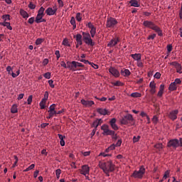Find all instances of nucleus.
I'll use <instances>...</instances> for the list:
<instances>
[{"label": "nucleus", "instance_id": "nucleus-1", "mask_svg": "<svg viewBox=\"0 0 182 182\" xmlns=\"http://www.w3.org/2000/svg\"><path fill=\"white\" fill-rule=\"evenodd\" d=\"M98 167L101 168L106 176L109 177L110 173H113L115 170V165L113 164L112 161H100L98 163Z\"/></svg>", "mask_w": 182, "mask_h": 182}, {"label": "nucleus", "instance_id": "nucleus-2", "mask_svg": "<svg viewBox=\"0 0 182 182\" xmlns=\"http://www.w3.org/2000/svg\"><path fill=\"white\" fill-rule=\"evenodd\" d=\"M146 173V169L144 166H141L140 169L139 171H134L132 173V177L135 179H142Z\"/></svg>", "mask_w": 182, "mask_h": 182}, {"label": "nucleus", "instance_id": "nucleus-3", "mask_svg": "<svg viewBox=\"0 0 182 182\" xmlns=\"http://www.w3.org/2000/svg\"><path fill=\"white\" fill-rule=\"evenodd\" d=\"M117 23L118 22L116 18L112 17L107 18V19L106 20V28H114L115 26H117Z\"/></svg>", "mask_w": 182, "mask_h": 182}, {"label": "nucleus", "instance_id": "nucleus-4", "mask_svg": "<svg viewBox=\"0 0 182 182\" xmlns=\"http://www.w3.org/2000/svg\"><path fill=\"white\" fill-rule=\"evenodd\" d=\"M167 146L173 149H176L177 148L181 147V145L179 144L178 139H173L168 141Z\"/></svg>", "mask_w": 182, "mask_h": 182}, {"label": "nucleus", "instance_id": "nucleus-5", "mask_svg": "<svg viewBox=\"0 0 182 182\" xmlns=\"http://www.w3.org/2000/svg\"><path fill=\"white\" fill-rule=\"evenodd\" d=\"M101 129L103 130V135L106 136H112L114 134V131H112L109 129V126L107 124H104L103 126L101 127Z\"/></svg>", "mask_w": 182, "mask_h": 182}, {"label": "nucleus", "instance_id": "nucleus-6", "mask_svg": "<svg viewBox=\"0 0 182 182\" xmlns=\"http://www.w3.org/2000/svg\"><path fill=\"white\" fill-rule=\"evenodd\" d=\"M101 129L103 130V135L106 136H112L114 134V131H112L109 129V126L107 124H104L103 126L101 127Z\"/></svg>", "mask_w": 182, "mask_h": 182}, {"label": "nucleus", "instance_id": "nucleus-7", "mask_svg": "<svg viewBox=\"0 0 182 182\" xmlns=\"http://www.w3.org/2000/svg\"><path fill=\"white\" fill-rule=\"evenodd\" d=\"M48 97H49L48 92L47 91L44 92L43 98H42L41 102H40V103H39L40 109H45V105L48 100Z\"/></svg>", "mask_w": 182, "mask_h": 182}, {"label": "nucleus", "instance_id": "nucleus-8", "mask_svg": "<svg viewBox=\"0 0 182 182\" xmlns=\"http://www.w3.org/2000/svg\"><path fill=\"white\" fill-rule=\"evenodd\" d=\"M56 12H57L56 6H54L53 8L49 7L47 9V10L45 11V13H46V14H47V16L56 15Z\"/></svg>", "mask_w": 182, "mask_h": 182}, {"label": "nucleus", "instance_id": "nucleus-9", "mask_svg": "<svg viewBox=\"0 0 182 182\" xmlns=\"http://www.w3.org/2000/svg\"><path fill=\"white\" fill-rule=\"evenodd\" d=\"M142 24L144 27L149 28L150 29H152L154 28H158V26H156L154 22L150 21H144V23Z\"/></svg>", "mask_w": 182, "mask_h": 182}, {"label": "nucleus", "instance_id": "nucleus-10", "mask_svg": "<svg viewBox=\"0 0 182 182\" xmlns=\"http://www.w3.org/2000/svg\"><path fill=\"white\" fill-rule=\"evenodd\" d=\"M109 73L114 76V77H120V73L114 67H111L109 68Z\"/></svg>", "mask_w": 182, "mask_h": 182}, {"label": "nucleus", "instance_id": "nucleus-11", "mask_svg": "<svg viewBox=\"0 0 182 182\" xmlns=\"http://www.w3.org/2000/svg\"><path fill=\"white\" fill-rule=\"evenodd\" d=\"M78 68H84V65L77 61H73V68L72 71H77L80 70Z\"/></svg>", "mask_w": 182, "mask_h": 182}, {"label": "nucleus", "instance_id": "nucleus-12", "mask_svg": "<svg viewBox=\"0 0 182 182\" xmlns=\"http://www.w3.org/2000/svg\"><path fill=\"white\" fill-rule=\"evenodd\" d=\"M120 42V39L119 38H114L109 41V43L107 44V47L113 48L117 46V43Z\"/></svg>", "mask_w": 182, "mask_h": 182}, {"label": "nucleus", "instance_id": "nucleus-13", "mask_svg": "<svg viewBox=\"0 0 182 182\" xmlns=\"http://www.w3.org/2000/svg\"><path fill=\"white\" fill-rule=\"evenodd\" d=\"M177 114H178V110H173L169 112V114H168V117H169V119H171V120L174 121L177 119Z\"/></svg>", "mask_w": 182, "mask_h": 182}, {"label": "nucleus", "instance_id": "nucleus-14", "mask_svg": "<svg viewBox=\"0 0 182 182\" xmlns=\"http://www.w3.org/2000/svg\"><path fill=\"white\" fill-rule=\"evenodd\" d=\"M87 27L90 28V33L92 36V38H94L96 34V28L90 22L87 23Z\"/></svg>", "mask_w": 182, "mask_h": 182}, {"label": "nucleus", "instance_id": "nucleus-15", "mask_svg": "<svg viewBox=\"0 0 182 182\" xmlns=\"http://www.w3.org/2000/svg\"><path fill=\"white\" fill-rule=\"evenodd\" d=\"M90 173V167L87 165H83L82 166V170L80 171V174L82 176H86Z\"/></svg>", "mask_w": 182, "mask_h": 182}, {"label": "nucleus", "instance_id": "nucleus-16", "mask_svg": "<svg viewBox=\"0 0 182 182\" xmlns=\"http://www.w3.org/2000/svg\"><path fill=\"white\" fill-rule=\"evenodd\" d=\"M80 102L85 107H92V105H94V102L92 100H80Z\"/></svg>", "mask_w": 182, "mask_h": 182}, {"label": "nucleus", "instance_id": "nucleus-17", "mask_svg": "<svg viewBox=\"0 0 182 182\" xmlns=\"http://www.w3.org/2000/svg\"><path fill=\"white\" fill-rule=\"evenodd\" d=\"M96 111L97 112L98 114L101 115H104V116L109 115V112L107 111V109L97 108Z\"/></svg>", "mask_w": 182, "mask_h": 182}, {"label": "nucleus", "instance_id": "nucleus-18", "mask_svg": "<svg viewBox=\"0 0 182 182\" xmlns=\"http://www.w3.org/2000/svg\"><path fill=\"white\" fill-rule=\"evenodd\" d=\"M171 65L176 68L177 70V73L181 74V65L177 62L171 63Z\"/></svg>", "mask_w": 182, "mask_h": 182}, {"label": "nucleus", "instance_id": "nucleus-19", "mask_svg": "<svg viewBox=\"0 0 182 182\" xmlns=\"http://www.w3.org/2000/svg\"><path fill=\"white\" fill-rule=\"evenodd\" d=\"M131 58H132V59L136 61H141V54H139V53L132 54Z\"/></svg>", "mask_w": 182, "mask_h": 182}, {"label": "nucleus", "instance_id": "nucleus-20", "mask_svg": "<svg viewBox=\"0 0 182 182\" xmlns=\"http://www.w3.org/2000/svg\"><path fill=\"white\" fill-rule=\"evenodd\" d=\"M152 31H154L159 36H163V31L160 29L159 27H154V28H151Z\"/></svg>", "mask_w": 182, "mask_h": 182}, {"label": "nucleus", "instance_id": "nucleus-21", "mask_svg": "<svg viewBox=\"0 0 182 182\" xmlns=\"http://www.w3.org/2000/svg\"><path fill=\"white\" fill-rule=\"evenodd\" d=\"M0 26H3L4 27H6L7 29L12 31V27L11 26V23L9 22H1Z\"/></svg>", "mask_w": 182, "mask_h": 182}, {"label": "nucleus", "instance_id": "nucleus-22", "mask_svg": "<svg viewBox=\"0 0 182 182\" xmlns=\"http://www.w3.org/2000/svg\"><path fill=\"white\" fill-rule=\"evenodd\" d=\"M75 38H76L77 44L82 46V35L77 34Z\"/></svg>", "mask_w": 182, "mask_h": 182}, {"label": "nucleus", "instance_id": "nucleus-23", "mask_svg": "<svg viewBox=\"0 0 182 182\" xmlns=\"http://www.w3.org/2000/svg\"><path fill=\"white\" fill-rule=\"evenodd\" d=\"M121 75L124 77H128L130 76L131 73L130 70H129L128 69H125L124 70H121Z\"/></svg>", "mask_w": 182, "mask_h": 182}, {"label": "nucleus", "instance_id": "nucleus-24", "mask_svg": "<svg viewBox=\"0 0 182 182\" xmlns=\"http://www.w3.org/2000/svg\"><path fill=\"white\" fill-rule=\"evenodd\" d=\"M85 43L87 44V46H95V43L93 42L92 39H84Z\"/></svg>", "mask_w": 182, "mask_h": 182}, {"label": "nucleus", "instance_id": "nucleus-25", "mask_svg": "<svg viewBox=\"0 0 182 182\" xmlns=\"http://www.w3.org/2000/svg\"><path fill=\"white\" fill-rule=\"evenodd\" d=\"M20 15L22 16L23 18H29V14H28V13L26 11L22 9L20 10Z\"/></svg>", "mask_w": 182, "mask_h": 182}, {"label": "nucleus", "instance_id": "nucleus-26", "mask_svg": "<svg viewBox=\"0 0 182 182\" xmlns=\"http://www.w3.org/2000/svg\"><path fill=\"white\" fill-rule=\"evenodd\" d=\"M82 39L84 40H88V39H92L90 37H92V35L90 34L89 33H85V32H82Z\"/></svg>", "mask_w": 182, "mask_h": 182}, {"label": "nucleus", "instance_id": "nucleus-27", "mask_svg": "<svg viewBox=\"0 0 182 182\" xmlns=\"http://www.w3.org/2000/svg\"><path fill=\"white\" fill-rule=\"evenodd\" d=\"M131 6L132 7H139L140 4H138V1L136 0H131L129 2Z\"/></svg>", "mask_w": 182, "mask_h": 182}, {"label": "nucleus", "instance_id": "nucleus-28", "mask_svg": "<svg viewBox=\"0 0 182 182\" xmlns=\"http://www.w3.org/2000/svg\"><path fill=\"white\" fill-rule=\"evenodd\" d=\"M58 138L60 140V146H65V136L62 135V134H58Z\"/></svg>", "mask_w": 182, "mask_h": 182}, {"label": "nucleus", "instance_id": "nucleus-29", "mask_svg": "<svg viewBox=\"0 0 182 182\" xmlns=\"http://www.w3.org/2000/svg\"><path fill=\"white\" fill-rule=\"evenodd\" d=\"M168 90L171 91H175L177 90L176 84L175 82H171V85H169Z\"/></svg>", "mask_w": 182, "mask_h": 182}, {"label": "nucleus", "instance_id": "nucleus-30", "mask_svg": "<svg viewBox=\"0 0 182 182\" xmlns=\"http://www.w3.org/2000/svg\"><path fill=\"white\" fill-rule=\"evenodd\" d=\"M122 119L129 120L130 122L134 121L133 117L130 114H128L127 115H125L124 117L122 118Z\"/></svg>", "mask_w": 182, "mask_h": 182}, {"label": "nucleus", "instance_id": "nucleus-31", "mask_svg": "<svg viewBox=\"0 0 182 182\" xmlns=\"http://www.w3.org/2000/svg\"><path fill=\"white\" fill-rule=\"evenodd\" d=\"M130 97L133 98H140L141 97V94L139 92H133V93H131Z\"/></svg>", "mask_w": 182, "mask_h": 182}, {"label": "nucleus", "instance_id": "nucleus-32", "mask_svg": "<svg viewBox=\"0 0 182 182\" xmlns=\"http://www.w3.org/2000/svg\"><path fill=\"white\" fill-rule=\"evenodd\" d=\"M115 147H117V146H115L114 144H111V146H109V147H108L107 149H106L105 152L106 153H109L110 151H113L115 149Z\"/></svg>", "mask_w": 182, "mask_h": 182}, {"label": "nucleus", "instance_id": "nucleus-33", "mask_svg": "<svg viewBox=\"0 0 182 182\" xmlns=\"http://www.w3.org/2000/svg\"><path fill=\"white\" fill-rule=\"evenodd\" d=\"M11 113L12 114L18 113V108L16 105H13L12 108H11Z\"/></svg>", "mask_w": 182, "mask_h": 182}, {"label": "nucleus", "instance_id": "nucleus-34", "mask_svg": "<svg viewBox=\"0 0 182 182\" xmlns=\"http://www.w3.org/2000/svg\"><path fill=\"white\" fill-rule=\"evenodd\" d=\"M44 12H45V8L41 6V7H40L39 11H38V14L37 15L45 16Z\"/></svg>", "mask_w": 182, "mask_h": 182}, {"label": "nucleus", "instance_id": "nucleus-35", "mask_svg": "<svg viewBox=\"0 0 182 182\" xmlns=\"http://www.w3.org/2000/svg\"><path fill=\"white\" fill-rule=\"evenodd\" d=\"M67 68L72 70V69H73V61L72 62L68 61L66 63L65 69H67Z\"/></svg>", "mask_w": 182, "mask_h": 182}, {"label": "nucleus", "instance_id": "nucleus-36", "mask_svg": "<svg viewBox=\"0 0 182 182\" xmlns=\"http://www.w3.org/2000/svg\"><path fill=\"white\" fill-rule=\"evenodd\" d=\"M1 18H2L3 20H4V22H6V21L11 20V18H10V15H9V14H4V15H3V16L1 17Z\"/></svg>", "mask_w": 182, "mask_h": 182}, {"label": "nucleus", "instance_id": "nucleus-37", "mask_svg": "<svg viewBox=\"0 0 182 182\" xmlns=\"http://www.w3.org/2000/svg\"><path fill=\"white\" fill-rule=\"evenodd\" d=\"M154 149H158V151H161L163 149V144H156L154 145Z\"/></svg>", "mask_w": 182, "mask_h": 182}, {"label": "nucleus", "instance_id": "nucleus-38", "mask_svg": "<svg viewBox=\"0 0 182 182\" xmlns=\"http://www.w3.org/2000/svg\"><path fill=\"white\" fill-rule=\"evenodd\" d=\"M129 122L132 123L133 122V121H129L128 119H121V124H122L123 125H128Z\"/></svg>", "mask_w": 182, "mask_h": 182}, {"label": "nucleus", "instance_id": "nucleus-39", "mask_svg": "<svg viewBox=\"0 0 182 182\" xmlns=\"http://www.w3.org/2000/svg\"><path fill=\"white\" fill-rule=\"evenodd\" d=\"M170 171H166L165 173L164 174V177H162V179L166 180L169 177Z\"/></svg>", "mask_w": 182, "mask_h": 182}, {"label": "nucleus", "instance_id": "nucleus-40", "mask_svg": "<svg viewBox=\"0 0 182 182\" xmlns=\"http://www.w3.org/2000/svg\"><path fill=\"white\" fill-rule=\"evenodd\" d=\"M76 20L78 22H80L82 21V14L80 13H77V14H76Z\"/></svg>", "mask_w": 182, "mask_h": 182}, {"label": "nucleus", "instance_id": "nucleus-41", "mask_svg": "<svg viewBox=\"0 0 182 182\" xmlns=\"http://www.w3.org/2000/svg\"><path fill=\"white\" fill-rule=\"evenodd\" d=\"M44 16H45V15L37 14V17H36L35 21H36V22H39L40 20L43 19V17Z\"/></svg>", "mask_w": 182, "mask_h": 182}, {"label": "nucleus", "instance_id": "nucleus-42", "mask_svg": "<svg viewBox=\"0 0 182 182\" xmlns=\"http://www.w3.org/2000/svg\"><path fill=\"white\" fill-rule=\"evenodd\" d=\"M44 78L49 80L51 77V73H46L43 75Z\"/></svg>", "mask_w": 182, "mask_h": 182}, {"label": "nucleus", "instance_id": "nucleus-43", "mask_svg": "<svg viewBox=\"0 0 182 182\" xmlns=\"http://www.w3.org/2000/svg\"><path fill=\"white\" fill-rule=\"evenodd\" d=\"M63 46H67V47H70V45L68 43V40L63 39Z\"/></svg>", "mask_w": 182, "mask_h": 182}, {"label": "nucleus", "instance_id": "nucleus-44", "mask_svg": "<svg viewBox=\"0 0 182 182\" xmlns=\"http://www.w3.org/2000/svg\"><path fill=\"white\" fill-rule=\"evenodd\" d=\"M61 171L60 169L55 170V176H57V179H59L60 178Z\"/></svg>", "mask_w": 182, "mask_h": 182}, {"label": "nucleus", "instance_id": "nucleus-45", "mask_svg": "<svg viewBox=\"0 0 182 182\" xmlns=\"http://www.w3.org/2000/svg\"><path fill=\"white\" fill-rule=\"evenodd\" d=\"M43 42V38H38L37 41H36V46H40V44H41Z\"/></svg>", "mask_w": 182, "mask_h": 182}, {"label": "nucleus", "instance_id": "nucleus-46", "mask_svg": "<svg viewBox=\"0 0 182 182\" xmlns=\"http://www.w3.org/2000/svg\"><path fill=\"white\" fill-rule=\"evenodd\" d=\"M112 85H113V86H122V82H121L120 81H117L115 82H112Z\"/></svg>", "mask_w": 182, "mask_h": 182}, {"label": "nucleus", "instance_id": "nucleus-47", "mask_svg": "<svg viewBox=\"0 0 182 182\" xmlns=\"http://www.w3.org/2000/svg\"><path fill=\"white\" fill-rule=\"evenodd\" d=\"M141 139V136H133V143H136L139 141V140H140Z\"/></svg>", "mask_w": 182, "mask_h": 182}, {"label": "nucleus", "instance_id": "nucleus-48", "mask_svg": "<svg viewBox=\"0 0 182 182\" xmlns=\"http://www.w3.org/2000/svg\"><path fill=\"white\" fill-rule=\"evenodd\" d=\"M48 113H49V115H53V116H55L58 114L56 110H49L48 111Z\"/></svg>", "mask_w": 182, "mask_h": 182}, {"label": "nucleus", "instance_id": "nucleus-49", "mask_svg": "<svg viewBox=\"0 0 182 182\" xmlns=\"http://www.w3.org/2000/svg\"><path fill=\"white\" fill-rule=\"evenodd\" d=\"M100 124H99V121H94L92 122V127H95V129H97Z\"/></svg>", "mask_w": 182, "mask_h": 182}, {"label": "nucleus", "instance_id": "nucleus-50", "mask_svg": "<svg viewBox=\"0 0 182 182\" xmlns=\"http://www.w3.org/2000/svg\"><path fill=\"white\" fill-rule=\"evenodd\" d=\"M14 159H15V162H14V164H13L12 168L16 167V166H17V164H18V156H14Z\"/></svg>", "mask_w": 182, "mask_h": 182}, {"label": "nucleus", "instance_id": "nucleus-51", "mask_svg": "<svg viewBox=\"0 0 182 182\" xmlns=\"http://www.w3.org/2000/svg\"><path fill=\"white\" fill-rule=\"evenodd\" d=\"M156 36V34L154 33V34L149 36L147 39H148V41L154 40V39H155Z\"/></svg>", "mask_w": 182, "mask_h": 182}, {"label": "nucleus", "instance_id": "nucleus-52", "mask_svg": "<svg viewBox=\"0 0 182 182\" xmlns=\"http://www.w3.org/2000/svg\"><path fill=\"white\" fill-rule=\"evenodd\" d=\"M28 9L34 10L36 9V5L33 4L32 2H30V4H28Z\"/></svg>", "mask_w": 182, "mask_h": 182}, {"label": "nucleus", "instance_id": "nucleus-53", "mask_svg": "<svg viewBox=\"0 0 182 182\" xmlns=\"http://www.w3.org/2000/svg\"><path fill=\"white\" fill-rule=\"evenodd\" d=\"M149 87L151 89L156 88L155 82H154V81L150 82V84L149 85Z\"/></svg>", "mask_w": 182, "mask_h": 182}, {"label": "nucleus", "instance_id": "nucleus-54", "mask_svg": "<svg viewBox=\"0 0 182 182\" xmlns=\"http://www.w3.org/2000/svg\"><path fill=\"white\" fill-rule=\"evenodd\" d=\"M34 22H36L34 17H31L28 20V23L30 24H33Z\"/></svg>", "mask_w": 182, "mask_h": 182}, {"label": "nucleus", "instance_id": "nucleus-55", "mask_svg": "<svg viewBox=\"0 0 182 182\" xmlns=\"http://www.w3.org/2000/svg\"><path fill=\"white\" fill-rule=\"evenodd\" d=\"M48 83L49 84L50 87L55 88L53 80H50L49 81H48Z\"/></svg>", "mask_w": 182, "mask_h": 182}, {"label": "nucleus", "instance_id": "nucleus-56", "mask_svg": "<svg viewBox=\"0 0 182 182\" xmlns=\"http://www.w3.org/2000/svg\"><path fill=\"white\" fill-rule=\"evenodd\" d=\"M90 65H92V68H93L95 70L99 69V65L94 64L93 63H90Z\"/></svg>", "mask_w": 182, "mask_h": 182}, {"label": "nucleus", "instance_id": "nucleus-57", "mask_svg": "<svg viewBox=\"0 0 182 182\" xmlns=\"http://www.w3.org/2000/svg\"><path fill=\"white\" fill-rule=\"evenodd\" d=\"M55 57L57 58V60H59V58H60V53H59V50H55Z\"/></svg>", "mask_w": 182, "mask_h": 182}, {"label": "nucleus", "instance_id": "nucleus-58", "mask_svg": "<svg viewBox=\"0 0 182 182\" xmlns=\"http://www.w3.org/2000/svg\"><path fill=\"white\" fill-rule=\"evenodd\" d=\"M110 125H111L112 129H113V130L117 131L119 129L116 124H110Z\"/></svg>", "mask_w": 182, "mask_h": 182}, {"label": "nucleus", "instance_id": "nucleus-59", "mask_svg": "<svg viewBox=\"0 0 182 182\" xmlns=\"http://www.w3.org/2000/svg\"><path fill=\"white\" fill-rule=\"evenodd\" d=\"M152 122H154V124H157V122H158L157 116H154V117H152Z\"/></svg>", "mask_w": 182, "mask_h": 182}, {"label": "nucleus", "instance_id": "nucleus-60", "mask_svg": "<svg viewBox=\"0 0 182 182\" xmlns=\"http://www.w3.org/2000/svg\"><path fill=\"white\" fill-rule=\"evenodd\" d=\"M161 76V75L160 74V73H156V74H154V78H156V80H159L160 78V77Z\"/></svg>", "mask_w": 182, "mask_h": 182}, {"label": "nucleus", "instance_id": "nucleus-61", "mask_svg": "<svg viewBox=\"0 0 182 182\" xmlns=\"http://www.w3.org/2000/svg\"><path fill=\"white\" fill-rule=\"evenodd\" d=\"M32 103V95L28 96V105H30Z\"/></svg>", "mask_w": 182, "mask_h": 182}, {"label": "nucleus", "instance_id": "nucleus-62", "mask_svg": "<svg viewBox=\"0 0 182 182\" xmlns=\"http://www.w3.org/2000/svg\"><path fill=\"white\" fill-rule=\"evenodd\" d=\"M70 24H71V25H76V22H75V18H74V17H71V19H70Z\"/></svg>", "mask_w": 182, "mask_h": 182}, {"label": "nucleus", "instance_id": "nucleus-63", "mask_svg": "<svg viewBox=\"0 0 182 182\" xmlns=\"http://www.w3.org/2000/svg\"><path fill=\"white\" fill-rule=\"evenodd\" d=\"M179 18L182 19V4L181 6V10L179 11Z\"/></svg>", "mask_w": 182, "mask_h": 182}, {"label": "nucleus", "instance_id": "nucleus-64", "mask_svg": "<svg viewBox=\"0 0 182 182\" xmlns=\"http://www.w3.org/2000/svg\"><path fill=\"white\" fill-rule=\"evenodd\" d=\"M179 18L182 19V4L181 6V10L179 11Z\"/></svg>", "mask_w": 182, "mask_h": 182}]
</instances>
